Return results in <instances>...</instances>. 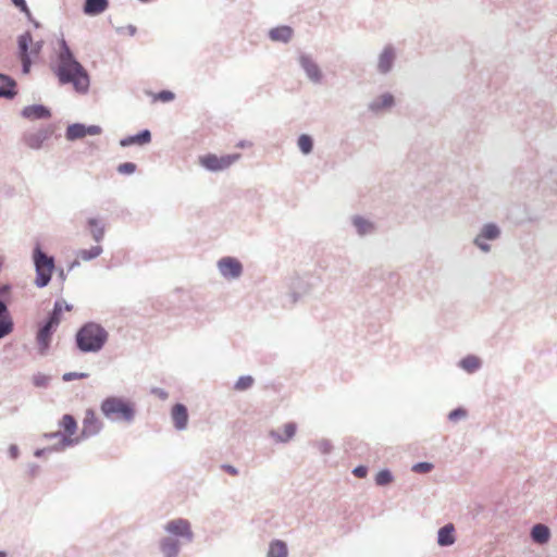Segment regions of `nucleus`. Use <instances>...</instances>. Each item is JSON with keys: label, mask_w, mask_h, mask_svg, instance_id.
Here are the masks:
<instances>
[{"label": "nucleus", "mask_w": 557, "mask_h": 557, "mask_svg": "<svg viewBox=\"0 0 557 557\" xmlns=\"http://www.w3.org/2000/svg\"><path fill=\"white\" fill-rule=\"evenodd\" d=\"M433 466L429 462H420L413 466L412 470L420 473L429 472Z\"/></svg>", "instance_id": "nucleus-41"}, {"label": "nucleus", "mask_w": 557, "mask_h": 557, "mask_svg": "<svg viewBox=\"0 0 557 557\" xmlns=\"http://www.w3.org/2000/svg\"><path fill=\"white\" fill-rule=\"evenodd\" d=\"M460 366L468 372H474L480 368V360L475 356H468L461 360Z\"/></svg>", "instance_id": "nucleus-32"}, {"label": "nucleus", "mask_w": 557, "mask_h": 557, "mask_svg": "<svg viewBox=\"0 0 557 557\" xmlns=\"http://www.w3.org/2000/svg\"><path fill=\"white\" fill-rule=\"evenodd\" d=\"M395 54L391 48H386L380 55L379 59V70L382 73H386L391 70Z\"/></svg>", "instance_id": "nucleus-22"}, {"label": "nucleus", "mask_w": 557, "mask_h": 557, "mask_svg": "<svg viewBox=\"0 0 557 557\" xmlns=\"http://www.w3.org/2000/svg\"><path fill=\"white\" fill-rule=\"evenodd\" d=\"M161 550L165 557H176L178 554V543L172 539L161 541Z\"/></svg>", "instance_id": "nucleus-26"}, {"label": "nucleus", "mask_w": 557, "mask_h": 557, "mask_svg": "<svg viewBox=\"0 0 557 557\" xmlns=\"http://www.w3.org/2000/svg\"><path fill=\"white\" fill-rule=\"evenodd\" d=\"M246 146H250V145H249V144H246L245 141H239V143L237 144V147H239V148H244V147H246Z\"/></svg>", "instance_id": "nucleus-49"}, {"label": "nucleus", "mask_w": 557, "mask_h": 557, "mask_svg": "<svg viewBox=\"0 0 557 557\" xmlns=\"http://www.w3.org/2000/svg\"><path fill=\"white\" fill-rule=\"evenodd\" d=\"M499 235V230L495 224H487L483 227L480 236L476 237L475 244L483 250H488V247L482 244V238L495 239Z\"/></svg>", "instance_id": "nucleus-17"}, {"label": "nucleus", "mask_w": 557, "mask_h": 557, "mask_svg": "<svg viewBox=\"0 0 557 557\" xmlns=\"http://www.w3.org/2000/svg\"><path fill=\"white\" fill-rule=\"evenodd\" d=\"M102 252L101 246H92L90 249H82L77 252V259L89 261L97 258Z\"/></svg>", "instance_id": "nucleus-29"}, {"label": "nucleus", "mask_w": 557, "mask_h": 557, "mask_svg": "<svg viewBox=\"0 0 557 557\" xmlns=\"http://www.w3.org/2000/svg\"><path fill=\"white\" fill-rule=\"evenodd\" d=\"M102 428V423L92 409H87L83 419L82 435L89 437L96 435Z\"/></svg>", "instance_id": "nucleus-9"}, {"label": "nucleus", "mask_w": 557, "mask_h": 557, "mask_svg": "<svg viewBox=\"0 0 557 557\" xmlns=\"http://www.w3.org/2000/svg\"><path fill=\"white\" fill-rule=\"evenodd\" d=\"M55 73L61 84H72L77 92H86L89 88V76L86 70L74 59L65 42L59 55Z\"/></svg>", "instance_id": "nucleus-1"}, {"label": "nucleus", "mask_w": 557, "mask_h": 557, "mask_svg": "<svg viewBox=\"0 0 557 557\" xmlns=\"http://www.w3.org/2000/svg\"><path fill=\"white\" fill-rule=\"evenodd\" d=\"M33 383L37 387H46L49 383V377L45 374L38 373L33 376Z\"/></svg>", "instance_id": "nucleus-38"}, {"label": "nucleus", "mask_w": 557, "mask_h": 557, "mask_svg": "<svg viewBox=\"0 0 557 557\" xmlns=\"http://www.w3.org/2000/svg\"><path fill=\"white\" fill-rule=\"evenodd\" d=\"M174 99V94L169 90H163L157 95H154L153 100L154 101H162V102H169Z\"/></svg>", "instance_id": "nucleus-37"}, {"label": "nucleus", "mask_w": 557, "mask_h": 557, "mask_svg": "<svg viewBox=\"0 0 557 557\" xmlns=\"http://www.w3.org/2000/svg\"><path fill=\"white\" fill-rule=\"evenodd\" d=\"M393 481L392 473L388 470H381L375 475V483L377 485H387Z\"/></svg>", "instance_id": "nucleus-36"}, {"label": "nucleus", "mask_w": 557, "mask_h": 557, "mask_svg": "<svg viewBox=\"0 0 557 557\" xmlns=\"http://www.w3.org/2000/svg\"><path fill=\"white\" fill-rule=\"evenodd\" d=\"M312 146L313 143L310 136L304 134L298 138V147L305 154L311 152Z\"/></svg>", "instance_id": "nucleus-34"}, {"label": "nucleus", "mask_w": 557, "mask_h": 557, "mask_svg": "<svg viewBox=\"0 0 557 557\" xmlns=\"http://www.w3.org/2000/svg\"><path fill=\"white\" fill-rule=\"evenodd\" d=\"M453 524H447L440 529L437 542L441 546L451 545L455 542Z\"/></svg>", "instance_id": "nucleus-20"}, {"label": "nucleus", "mask_w": 557, "mask_h": 557, "mask_svg": "<svg viewBox=\"0 0 557 557\" xmlns=\"http://www.w3.org/2000/svg\"><path fill=\"white\" fill-rule=\"evenodd\" d=\"M15 95V82L0 74V97L13 98Z\"/></svg>", "instance_id": "nucleus-19"}, {"label": "nucleus", "mask_w": 557, "mask_h": 557, "mask_svg": "<svg viewBox=\"0 0 557 557\" xmlns=\"http://www.w3.org/2000/svg\"><path fill=\"white\" fill-rule=\"evenodd\" d=\"M253 384V379L250 375L240 376L235 383L236 391H246Z\"/></svg>", "instance_id": "nucleus-35"}, {"label": "nucleus", "mask_w": 557, "mask_h": 557, "mask_svg": "<svg viewBox=\"0 0 557 557\" xmlns=\"http://www.w3.org/2000/svg\"><path fill=\"white\" fill-rule=\"evenodd\" d=\"M240 158V154H226L218 157L213 153H208L199 158V163L209 171H222L230 168L234 162Z\"/></svg>", "instance_id": "nucleus-6"}, {"label": "nucleus", "mask_w": 557, "mask_h": 557, "mask_svg": "<svg viewBox=\"0 0 557 557\" xmlns=\"http://www.w3.org/2000/svg\"><path fill=\"white\" fill-rule=\"evenodd\" d=\"M223 469H224L225 471H227V472H228L230 474H232V475L237 474L236 469H235L234 467H232V466H223Z\"/></svg>", "instance_id": "nucleus-46"}, {"label": "nucleus", "mask_w": 557, "mask_h": 557, "mask_svg": "<svg viewBox=\"0 0 557 557\" xmlns=\"http://www.w3.org/2000/svg\"><path fill=\"white\" fill-rule=\"evenodd\" d=\"M50 133L46 129H41L37 133L28 134L25 137L26 144L30 148H39L44 140H46L49 137Z\"/></svg>", "instance_id": "nucleus-23"}, {"label": "nucleus", "mask_w": 557, "mask_h": 557, "mask_svg": "<svg viewBox=\"0 0 557 557\" xmlns=\"http://www.w3.org/2000/svg\"><path fill=\"white\" fill-rule=\"evenodd\" d=\"M466 416H467V411L465 409L457 408V409L450 411L448 418H449L450 421L456 422V421L465 418Z\"/></svg>", "instance_id": "nucleus-40"}, {"label": "nucleus", "mask_w": 557, "mask_h": 557, "mask_svg": "<svg viewBox=\"0 0 557 557\" xmlns=\"http://www.w3.org/2000/svg\"><path fill=\"white\" fill-rule=\"evenodd\" d=\"M85 131L86 135H99L101 133V128L98 125L85 126Z\"/></svg>", "instance_id": "nucleus-43"}, {"label": "nucleus", "mask_w": 557, "mask_h": 557, "mask_svg": "<svg viewBox=\"0 0 557 557\" xmlns=\"http://www.w3.org/2000/svg\"><path fill=\"white\" fill-rule=\"evenodd\" d=\"M171 418L177 430H184L188 423V411L183 404H176L171 409Z\"/></svg>", "instance_id": "nucleus-12"}, {"label": "nucleus", "mask_w": 557, "mask_h": 557, "mask_svg": "<svg viewBox=\"0 0 557 557\" xmlns=\"http://www.w3.org/2000/svg\"><path fill=\"white\" fill-rule=\"evenodd\" d=\"M150 140H151L150 132L145 129L136 136H131L128 138L121 140V145L122 146H129L133 144L145 145V144H148Z\"/></svg>", "instance_id": "nucleus-25"}, {"label": "nucleus", "mask_w": 557, "mask_h": 557, "mask_svg": "<svg viewBox=\"0 0 557 557\" xmlns=\"http://www.w3.org/2000/svg\"><path fill=\"white\" fill-rule=\"evenodd\" d=\"M60 425L65 433L62 435V442L65 446L78 442V437H75L77 423L73 416L64 414L60 421Z\"/></svg>", "instance_id": "nucleus-8"}, {"label": "nucleus", "mask_w": 557, "mask_h": 557, "mask_svg": "<svg viewBox=\"0 0 557 557\" xmlns=\"http://www.w3.org/2000/svg\"><path fill=\"white\" fill-rule=\"evenodd\" d=\"M0 557H7V554L4 552H0Z\"/></svg>", "instance_id": "nucleus-50"}, {"label": "nucleus", "mask_w": 557, "mask_h": 557, "mask_svg": "<svg viewBox=\"0 0 557 557\" xmlns=\"http://www.w3.org/2000/svg\"><path fill=\"white\" fill-rule=\"evenodd\" d=\"M88 225L90 227L91 235L96 242H100L104 235V230L100 225L99 221L96 219H90L88 221Z\"/></svg>", "instance_id": "nucleus-31"}, {"label": "nucleus", "mask_w": 557, "mask_h": 557, "mask_svg": "<svg viewBox=\"0 0 557 557\" xmlns=\"http://www.w3.org/2000/svg\"><path fill=\"white\" fill-rule=\"evenodd\" d=\"M300 64L311 81H313V82L320 81V78H321L320 69L309 57H306V55L301 57Z\"/></svg>", "instance_id": "nucleus-15"}, {"label": "nucleus", "mask_w": 557, "mask_h": 557, "mask_svg": "<svg viewBox=\"0 0 557 557\" xmlns=\"http://www.w3.org/2000/svg\"><path fill=\"white\" fill-rule=\"evenodd\" d=\"M354 225L357 227L359 234L361 235L370 232L373 228V225L369 221L360 216L354 219Z\"/></svg>", "instance_id": "nucleus-33"}, {"label": "nucleus", "mask_w": 557, "mask_h": 557, "mask_svg": "<svg viewBox=\"0 0 557 557\" xmlns=\"http://www.w3.org/2000/svg\"><path fill=\"white\" fill-rule=\"evenodd\" d=\"M534 542L544 544L549 540V529L544 524H536L531 532Z\"/></svg>", "instance_id": "nucleus-24"}, {"label": "nucleus", "mask_w": 557, "mask_h": 557, "mask_svg": "<svg viewBox=\"0 0 557 557\" xmlns=\"http://www.w3.org/2000/svg\"><path fill=\"white\" fill-rule=\"evenodd\" d=\"M296 424L294 422H287L283 425L282 430L271 431V436L275 442H287L296 433Z\"/></svg>", "instance_id": "nucleus-13"}, {"label": "nucleus", "mask_w": 557, "mask_h": 557, "mask_svg": "<svg viewBox=\"0 0 557 557\" xmlns=\"http://www.w3.org/2000/svg\"><path fill=\"white\" fill-rule=\"evenodd\" d=\"M394 103V98L389 94L382 95L381 98L371 104V109L374 111L389 108Z\"/></svg>", "instance_id": "nucleus-30"}, {"label": "nucleus", "mask_w": 557, "mask_h": 557, "mask_svg": "<svg viewBox=\"0 0 557 557\" xmlns=\"http://www.w3.org/2000/svg\"><path fill=\"white\" fill-rule=\"evenodd\" d=\"M69 140L79 139L86 136L85 125L83 124H73L70 125L66 129L65 134Z\"/></svg>", "instance_id": "nucleus-28"}, {"label": "nucleus", "mask_w": 557, "mask_h": 557, "mask_svg": "<svg viewBox=\"0 0 557 557\" xmlns=\"http://www.w3.org/2000/svg\"><path fill=\"white\" fill-rule=\"evenodd\" d=\"M86 376H87V374H85V373L69 372V373H65L63 375V380L69 382V381H72V380L83 379V377H86Z\"/></svg>", "instance_id": "nucleus-42"}, {"label": "nucleus", "mask_w": 557, "mask_h": 557, "mask_svg": "<svg viewBox=\"0 0 557 557\" xmlns=\"http://www.w3.org/2000/svg\"><path fill=\"white\" fill-rule=\"evenodd\" d=\"M165 530L169 533H172L174 535L186 537L187 540H191L193 532L190 530V524L185 519H175L171 520L166 523Z\"/></svg>", "instance_id": "nucleus-10"}, {"label": "nucleus", "mask_w": 557, "mask_h": 557, "mask_svg": "<svg viewBox=\"0 0 557 557\" xmlns=\"http://www.w3.org/2000/svg\"><path fill=\"white\" fill-rule=\"evenodd\" d=\"M33 259L36 268L35 284L38 287H45L51 280L54 260L42 252L39 246L34 249Z\"/></svg>", "instance_id": "nucleus-4"}, {"label": "nucleus", "mask_w": 557, "mask_h": 557, "mask_svg": "<svg viewBox=\"0 0 557 557\" xmlns=\"http://www.w3.org/2000/svg\"><path fill=\"white\" fill-rule=\"evenodd\" d=\"M62 304V311L65 310V311H71L72 310V306L67 305L65 301H60Z\"/></svg>", "instance_id": "nucleus-47"}, {"label": "nucleus", "mask_w": 557, "mask_h": 557, "mask_svg": "<svg viewBox=\"0 0 557 557\" xmlns=\"http://www.w3.org/2000/svg\"><path fill=\"white\" fill-rule=\"evenodd\" d=\"M12 2L21 9L23 12H28V8L25 0H12Z\"/></svg>", "instance_id": "nucleus-45"}, {"label": "nucleus", "mask_w": 557, "mask_h": 557, "mask_svg": "<svg viewBox=\"0 0 557 557\" xmlns=\"http://www.w3.org/2000/svg\"><path fill=\"white\" fill-rule=\"evenodd\" d=\"M293 36V29L288 26H280L270 32V38L274 41L287 42Z\"/></svg>", "instance_id": "nucleus-21"}, {"label": "nucleus", "mask_w": 557, "mask_h": 557, "mask_svg": "<svg viewBox=\"0 0 557 557\" xmlns=\"http://www.w3.org/2000/svg\"><path fill=\"white\" fill-rule=\"evenodd\" d=\"M34 46H35V47H34V48H32L30 53H35V54H36V53H38V52H39V50H40V46H39L38 44H36V45H34Z\"/></svg>", "instance_id": "nucleus-48"}, {"label": "nucleus", "mask_w": 557, "mask_h": 557, "mask_svg": "<svg viewBox=\"0 0 557 557\" xmlns=\"http://www.w3.org/2000/svg\"><path fill=\"white\" fill-rule=\"evenodd\" d=\"M268 557H287L286 544L282 541H274L270 544Z\"/></svg>", "instance_id": "nucleus-27"}, {"label": "nucleus", "mask_w": 557, "mask_h": 557, "mask_svg": "<svg viewBox=\"0 0 557 557\" xmlns=\"http://www.w3.org/2000/svg\"><path fill=\"white\" fill-rule=\"evenodd\" d=\"M136 170V164L132 162H125L119 165L117 171L121 174H132Z\"/></svg>", "instance_id": "nucleus-39"}, {"label": "nucleus", "mask_w": 557, "mask_h": 557, "mask_svg": "<svg viewBox=\"0 0 557 557\" xmlns=\"http://www.w3.org/2000/svg\"><path fill=\"white\" fill-rule=\"evenodd\" d=\"M12 321L9 317L7 306L0 301V338L8 335L12 331Z\"/></svg>", "instance_id": "nucleus-18"}, {"label": "nucleus", "mask_w": 557, "mask_h": 557, "mask_svg": "<svg viewBox=\"0 0 557 557\" xmlns=\"http://www.w3.org/2000/svg\"><path fill=\"white\" fill-rule=\"evenodd\" d=\"M108 339V332L97 323H87L76 334L77 347L84 352L99 351Z\"/></svg>", "instance_id": "nucleus-2"}, {"label": "nucleus", "mask_w": 557, "mask_h": 557, "mask_svg": "<svg viewBox=\"0 0 557 557\" xmlns=\"http://www.w3.org/2000/svg\"><path fill=\"white\" fill-rule=\"evenodd\" d=\"M109 7L108 0H86L84 12L87 15H98L104 12Z\"/></svg>", "instance_id": "nucleus-16"}, {"label": "nucleus", "mask_w": 557, "mask_h": 557, "mask_svg": "<svg viewBox=\"0 0 557 557\" xmlns=\"http://www.w3.org/2000/svg\"><path fill=\"white\" fill-rule=\"evenodd\" d=\"M23 116L30 120L48 119L50 117V111L44 106L35 104L24 108Z\"/></svg>", "instance_id": "nucleus-14"}, {"label": "nucleus", "mask_w": 557, "mask_h": 557, "mask_svg": "<svg viewBox=\"0 0 557 557\" xmlns=\"http://www.w3.org/2000/svg\"><path fill=\"white\" fill-rule=\"evenodd\" d=\"M218 265L221 274L227 278H236L243 271L240 262L232 257L222 258Z\"/></svg>", "instance_id": "nucleus-7"}, {"label": "nucleus", "mask_w": 557, "mask_h": 557, "mask_svg": "<svg viewBox=\"0 0 557 557\" xmlns=\"http://www.w3.org/2000/svg\"><path fill=\"white\" fill-rule=\"evenodd\" d=\"M33 46V38L29 33H25L18 38V48L21 52V59L23 63V72L28 73L30 67V59L27 52L28 46Z\"/></svg>", "instance_id": "nucleus-11"}, {"label": "nucleus", "mask_w": 557, "mask_h": 557, "mask_svg": "<svg viewBox=\"0 0 557 557\" xmlns=\"http://www.w3.org/2000/svg\"><path fill=\"white\" fill-rule=\"evenodd\" d=\"M101 411L108 418L129 422L135 416L134 405L123 398L110 397L102 401Z\"/></svg>", "instance_id": "nucleus-3"}, {"label": "nucleus", "mask_w": 557, "mask_h": 557, "mask_svg": "<svg viewBox=\"0 0 557 557\" xmlns=\"http://www.w3.org/2000/svg\"><path fill=\"white\" fill-rule=\"evenodd\" d=\"M61 313H62V304L55 302L53 312L50 315L49 320L37 333L36 339L40 347L41 354H44L47 350V348L49 347V344L51 341V335H52L53 331L55 330V327L60 323Z\"/></svg>", "instance_id": "nucleus-5"}, {"label": "nucleus", "mask_w": 557, "mask_h": 557, "mask_svg": "<svg viewBox=\"0 0 557 557\" xmlns=\"http://www.w3.org/2000/svg\"><path fill=\"white\" fill-rule=\"evenodd\" d=\"M367 468L363 467V466H359L357 468L354 469L352 473L357 476V478H364L367 475Z\"/></svg>", "instance_id": "nucleus-44"}]
</instances>
